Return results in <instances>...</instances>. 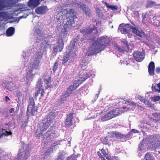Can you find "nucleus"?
Segmentation results:
<instances>
[{"label": "nucleus", "mask_w": 160, "mask_h": 160, "mask_svg": "<svg viewBox=\"0 0 160 160\" xmlns=\"http://www.w3.org/2000/svg\"><path fill=\"white\" fill-rule=\"evenodd\" d=\"M55 114L52 112L50 113L47 116V119L43 121L38 125V127L36 132V137L40 138H43L44 143L50 142V140L55 137V133L53 130L49 129L46 133L43 135V132L46 130L52 123L54 120Z\"/></svg>", "instance_id": "nucleus-1"}, {"label": "nucleus", "mask_w": 160, "mask_h": 160, "mask_svg": "<svg viewBox=\"0 0 160 160\" xmlns=\"http://www.w3.org/2000/svg\"><path fill=\"white\" fill-rule=\"evenodd\" d=\"M110 41H95L87 52L88 56H92L97 54L103 50L108 43Z\"/></svg>", "instance_id": "nucleus-2"}, {"label": "nucleus", "mask_w": 160, "mask_h": 160, "mask_svg": "<svg viewBox=\"0 0 160 160\" xmlns=\"http://www.w3.org/2000/svg\"><path fill=\"white\" fill-rule=\"evenodd\" d=\"M74 41L73 42H71L69 46L67 47L66 51V54L63 58V63L66 62L69 59H71L72 61L76 57L78 52L76 46H75V44L76 43V41Z\"/></svg>", "instance_id": "nucleus-3"}, {"label": "nucleus", "mask_w": 160, "mask_h": 160, "mask_svg": "<svg viewBox=\"0 0 160 160\" xmlns=\"http://www.w3.org/2000/svg\"><path fill=\"white\" fill-rule=\"evenodd\" d=\"M67 18L66 19L63 18V21L62 22V25L63 27L64 31L61 32L60 34L61 40H63V39L64 37H66L67 35L66 32L68 30H69L72 25L74 23V21H73L72 19Z\"/></svg>", "instance_id": "nucleus-4"}, {"label": "nucleus", "mask_w": 160, "mask_h": 160, "mask_svg": "<svg viewBox=\"0 0 160 160\" xmlns=\"http://www.w3.org/2000/svg\"><path fill=\"white\" fill-rule=\"evenodd\" d=\"M35 75V73L33 72V69L30 66L28 65V68L27 70L25 75H24L23 78L21 79L22 82H24L25 80V77L26 78V81L25 83L28 85L30 83L34 78Z\"/></svg>", "instance_id": "nucleus-5"}, {"label": "nucleus", "mask_w": 160, "mask_h": 160, "mask_svg": "<svg viewBox=\"0 0 160 160\" xmlns=\"http://www.w3.org/2000/svg\"><path fill=\"white\" fill-rule=\"evenodd\" d=\"M118 109H117L115 110L111 111L104 116L102 117L100 119L101 120L102 122L105 121L119 115L120 113L118 112Z\"/></svg>", "instance_id": "nucleus-6"}, {"label": "nucleus", "mask_w": 160, "mask_h": 160, "mask_svg": "<svg viewBox=\"0 0 160 160\" xmlns=\"http://www.w3.org/2000/svg\"><path fill=\"white\" fill-rule=\"evenodd\" d=\"M132 27L133 26L129 24H126L124 25H122V24L119 26L118 30L122 33L127 34L128 37L131 38V36L132 35H129V32L130 30L132 29Z\"/></svg>", "instance_id": "nucleus-7"}, {"label": "nucleus", "mask_w": 160, "mask_h": 160, "mask_svg": "<svg viewBox=\"0 0 160 160\" xmlns=\"http://www.w3.org/2000/svg\"><path fill=\"white\" fill-rule=\"evenodd\" d=\"M29 104L27 110V114L30 113L32 115L35 114L37 111L36 107L35 106V102L33 98H30L29 101Z\"/></svg>", "instance_id": "nucleus-8"}, {"label": "nucleus", "mask_w": 160, "mask_h": 160, "mask_svg": "<svg viewBox=\"0 0 160 160\" xmlns=\"http://www.w3.org/2000/svg\"><path fill=\"white\" fill-rule=\"evenodd\" d=\"M64 41H58L56 44L53 48V52L52 55L53 56H55L57 54L58 50L59 52L62 51L64 47Z\"/></svg>", "instance_id": "nucleus-9"}, {"label": "nucleus", "mask_w": 160, "mask_h": 160, "mask_svg": "<svg viewBox=\"0 0 160 160\" xmlns=\"http://www.w3.org/2000/svg\"><path fill=\"white\" fill-rule=\"evenodd\" d=\"M72 3L73 5L77 4V6L81 8L85 15L88 16L89 17H90L91 16V10L88 6L84 5H82L81 2H78L76 0L74 1Z\"/></svg>", "instance_id": "nucleus-10"}, {"label": "nucleus", "mask_w": 160, "mask_h": 160, "mask_svg": "<svg viewBox=\"0 0 160 160\" xmlns=\"http://www.w3.org/2000/svg\"><path fill=\"white\" fill-rule=\"evenodd\" d=\"M133 55L135 60L138 62H141L144 58L145 54L144 50L142 52L138 51H135L133 53Z\"/></svg>", "instance_id": "nucleus-11"}, {"label": "nucleus", "mask_w": 160, "mask_h": 160, "mask_svg": "<svg viewBox=\"0 0 160 160\" xmlns=\"http://www.w3.org/2000/svg\"><path fill=\"white\" fill-rule=\"evenodd\" d=\"M22 144V148L23 149H21L23 151L22 155L24 153V155L23 157V160H26L29 157V149L28 148V145L24 143L23 142H21Z\"/></svg>", "instance_id": "nucleus-12"}, {"label": "nucleus", "mask_w": 160, "mask_h": 160, "mask_svg": "<svg viewBox=\"0 0 160 160\" xmlns=\"http://www.w3.org/2000/svg\"><path fill=\"white\" fill-rule=\"evenodd\" d=\"M122 43L124 44V46L122 48H121L119 46L117 45H115V49H117L118 51L125 53L126 51L127 50V49H129V47L128 45V42L127 41H122Z\"/></svg>", "instance_id": "nucleus-13"}, {"label": "nucleus", "mask_w": 160, "mask_h": 160, "mask_svg": "<svg viewBox=\"0 0 160 160\" xmlns=\"http://www.w3.org/2000/svg\"><path fill=\"white\" fill-rule=\"evenodd\" d=\"M6 5L3 4L0 1V11L7 8ZM9 18V14L7 12H0V18L3 19H7Z\"/></svg>", "instance_id": "nucleus-14"}, {"label": "nucleus", "mask_w": 160, "mask_h": 160, "mask_svg": "<svg viewBox=\"0 0 160 160\" xmlns=\"http://www.w3.org/2000/svg\"><path fill=\"white\" fill-rule=\"evenodd\" d=\"M78 83L77 81H75L73 85H70L66 92H64L68 97L72 93V91L78 86Z\"/></svg>", "instance_id": "nucleus-15"}, {"label": "nucleus", "mask_w": 160, "mask_h": 160, "mask_svg": "<svg viewBox=\"0 0 160 160\" xmlns=\"http://www.w3.org/2000/svg\"><path fill=\"white\" fill-rule=\"evenodd\" d=\"M48 9L47 6L43 5L35 9V11L37 14H43L46 13Z\"/></svg>", "instance_id": "nucleus-16"}, {"label": "nucleus", "mask_w": 160, "mask_h": 160, "mask_svg": "<svg viewBox=\"0 0 160 160\" xmlns=\"http://www.w3.org/2000/svg\"><path fill=\"white\" fill-rule=\"evenodd\" d=\"M96 28L95 26H93L92 28L88 27L86 28H83L80 30V32L84 34L89 35L95 30Z\"/></svg>", "instance_id": "nucleus-17"}, {"label": "nucleus", "mask_w": 160, "mask_h": 160, "mask_svg": "<svg viewBox=\"0 0 160 160\" xmlns=\"http://www.w3.org/2000/svg\"><path fill=\"white\" fill-rule=\"evenodd\" d=\"M93 71H91L88 73H87L85 75H84L82 78L78 80L77 81L78 85H79L81 83H82L83 82L85 81L86 79L90 77V76H94L95 74L92 75Z\"/></svg>", "instance_id": "nucleus-18"}, {"label": "nucleus", "mask_w": 160, "mask_h": 160, "mask_svg": "<svg viewBox=\"0 0 160 160\" xmlns=\"http://www.w3.org/2000/svg\"><path fill=\"white\" fill-rule=\"evenodd\" d=\"M40 0H29L28 6L30 8H35L40 4Z\"/></svg>", "instance_id": "nucleus-19"}, {"label": "nucleus", "mask_w": 160, "mask_h": 160, "mask_svg": "<svg viewBox=\"0 0 160 160\" xmlns=\"http://www.w3.org/2000/svg\"><path fill=\"white\" fill-rule=\"evenodd\" d=\"M72 115L73 113L72 112H70L67 115L65 122V125L67 126H70L72 125V121L73 118Z\"/></svg>", "instance_id": "nucleus-20"}, {"label": "nucleus", "mask_w": 160, "mask_h": 160, "mask_svg": "<svg viewBox=\"0 0 160 160\" xmlns=\"http://www.w3.org/2000/svg\"><path fill=\"white\" fill-rule=\"evenodd\" d=\"M31 52L27 51L25 52L23 51L22 54V61L24 62V64H25L28 62L29 56L30 55Z\"/></svg>", "instance_id": "nucleus-21"}, {"label": "nucleus", "mask_w": 160, "mask_h": 160, "mask_svg": "<svg viewBox=\"0 0 160 160\" xmlns=\"http://www.w3.org/2000/svg\"><path fill=\"white\" fill-rule=\"evenodd\" d=\"M155 65L154 62L151 61L149 63L148 66V71L149 74L153 76L154 74Z\"/></svg>", "instance_id": "nucleus-22"}, {"label": "nucleus", "mask_w": 160, "mask_h": 160, "mask_svg": "<svg viewBox=\"0 0 160 160\" xmlns=\"http://www.w3.org/2000/svg\"><path fill=\"white\" fill-rule=\"evenodd\" d=\"M40 62V59H38L37 58H35L33 63L32 64L31 63L28 65L30 66L32 68L37 69L39 67V63Z\"/></svg>", "instance_id": "nucleus-23"}, {"label": "nucleus", "mask_w": 160, "mask_h": 160, "mask_svg": "<svg viewBox=\"0 0 160 160\" xmlns=\"http://www.w3.org/2000/svg\"><path fill=\"white\" fill-rule=\"evenodd\" d=\"M68 18L70 19L72 18L73 21H74V19L77 18V16L76 15V12H74V10L71 9L69 11V12L67 14Z\"/></svg>", "instance_id": "nucleus-24"}, {"label": "nucleus", "mask_w": 160, "mask_h": 160, "mask_svg": "<svg viewBox=\"0 0 160 160\" xmlns=\"http://www.w3.org/2000/svg\"><path fill=\"white\" fill-rule=\"evenodd\" d=\"M111 135L112 137V138L114 139L115 137L118 138H122L125 137V135L122 134L118 132H111Z\"/></svg>", "instance_id": "nucleus-25"}, {"label": "nucleus", "mask_w": 160, "mask_h": 160, "mask_svg": "<svg viewBox=\"0 0 160 160\" xmlns=\"http://www.w3.org/2000/svg\"><path fill=\"white\" fill-rule=\"evenodd\" d=\"M153 6H160V4H156L155 2L151 0H148L147 1V4L146 6V8L151 7Z\"/></svg>", "instance_id": "nucleus-26"}, {"label": "nucleus", "mask_w": 160, "mask_h": 160, "mask_svg": "<svg viewBox=\"0 0 160 160\" xmlns=\"http://www.w3.org/2000/svg\"><path fill=\"white\" fill-rule=\"evenodd\" d=\"M153 91L156 92H160V82L158 84H153L152 86Z\"/></svg>", "instance_id": "nucleus-27"}, {"label": "nucleus", "mask_w": 160, "mask_h": 160, "mask_svg": "<svg viewBox=\"0 0 160 160\" xmlns=\"http://www.w3.org/2000/svg\"><path fill=\"white\" fill-rule=\"evenodd\" d=\"M15 28L13 27L9 28L6 31V34L8 36H12L15 32Z\"/></svg>", "instance_id": "nucleus-28"}, {"label": "nucleus", "mask_w": 160, "mask_h": 160, "mask_svg": "<svg viewBox=\"0 0 160 160\" xmlns=\"http://www.w3.org/2000/svg\"><path fill=\"white\" fill-rule=\"evenodd\" d=\"M43 50L42 49H40L38 51H37L35 54V58H37L38 59H40L41 58L43 54Z\"/></svg>", "instance_id": "nucleus-29"}, {"label": "nucleus", "mask_w": 160, "mask_h": 160, "mask_svg": "<svg viewBox=\"0 0 160 160\" xmlns=\"http://www.w3.org/2000/svg\"><path fill=\"white\" fill-rule=\"evenodd\" d=\"M153 154L150 153H146L145 156V158L146 160H156Z\"/></svg>", "instance_id": "nucleus-30"}, {"label": "nucleus", "mask_w": 160, "mask_h": 160, "mask_svg": "<svg viewBox=\"0 0 160 160\" xmlns=\"http://www.w3.org/2000/svg\"><path fill=\"white\" fill-rule=\"evenodd\" d=\"M132 29V32L135 35L139 37H142V34L143 33V32H140L136 28L133 27Z\"/></svg>", "instance_id": "nucleus-31"}, {"label": "nucleus", "mask_w": 160, "mask_h": 160, "mask_svg": "<svg viewBox=\"0 0 160 160\" xmlns=\"http://www.w3.org/2000/svg\"><path fill=\"white\" fill-rule=\"evenodd\" d=\"M68 97L64 92L63 93L59 100L61 103L64 102L66 100Z\"/></svg>", "instance_id": "nucleus-32"}, {"label": "nucleus", "mask_w": 160, "mask_h": 160, "mask_svg": "<svg viewBox=\"0 0 160 160\" xmlns=\"http://www.w3.org/2000/svg\"><path fill=\"white\" fill-rule=\"evenodd\" d=\"M104 4L105 5L106 7L107 8H110L112 10L114 11L115 10H117L118 9V7L116 5L112 6L111 5H110L107 2H104Z\"/></svg>", "instance_id": "nucleus-33"}, {"label": "nucleus", "mask_w": 160, "mask_h": 160, "mask_svg": "<svg viewBox=\"0 0 160 160\" xmlns=\"http://www.w3.org/2000/svg\"><path fill=\"white\" fill-rule=\"evenodd\" d=\"M88 63V60H82L80 62V67L81 68L84 69L86 68V66L87 65Z\"/></svg>", "instance_id": "nucleus-34"}, {"label": "nucleus", "mask_w": 160, "mask_h": 160, "mask_svg": "<svg viewBox=\"0 0 160 160\" xmlns=\"http://www.w3.org/2000/svg\"><path fill=\"white\" fill-rule=\"evenodd\" d=\"M62 9L60 12H59L56 15V18L59 21H60L61 20H62L63 16H62Z\"/></svg>", "instance_id": "nucleus-35"}, {"label": "nucleus", "mask_w": 160, "mask_h": 160, "mask_svg": "<svg viewBox=\"0 0 160 160\" xmlns=\"http://www.w3.org/2000/svg\"><path fill=\"white\" fill-rule=\"evenodd\" d=\"M12 133L11 132H8L5 130H3L2 132L0 134V138L3 136H7L9 135H11Z\"/></svg>", "instance_id": "nucleus-36"}, {"label": "nucleus", "mask_w": 160, "mask_h": 160, "mask_svg": "<svg viewBox=\"0 0 160 160\" xmlns=\"http://www.w3.org/2000/svg\"><path fill=\"white\" fill-rule=\"evenodd\" d=\"M115 140L112 138H109V139H105V140L102 141V143L105 144H109L111 143V142H113Z\"/></svg>", "instance_id": "nucleus-37"}, {"label": "nucleus", "mask_w": 160, "mask_h": 160, "mask_svg": "<svg viewBox=\"0 0 160 160\" xmlns=\"http://www.w3.org/2000/svg\"><path fill=\"white\" fill-rule=\"evenodd\" d=\"M22 153H23V151L21 150H20L17 157L14 159H12L10 160H20L23 154Z\"/></svg>", "instance_id": "nucleus-38"}, {"label": "nucleus", "mask_w": 160, "mask_h": 160, "mask_svg": "<svg viewBox=\"0 0 160 160\" xmlns=\"http://www.w3.org/2000/svg\"><path fill=\"white\" fill-rule=\"evenodd\" d=\"M65 154L64 152H60L57 160H66L64 159V155Z\"/></svg>", "instance_id": "nucleus-39"}, {"label": "nucleus", "mask_w": 160, "mask_h": 160, "mask_svg": "<svg viewBox=\"0 0 160 160\" xmlns=\"http://www.w3.org/2000/svg\"><path fill=\"white\" fill-rule=\"evenodd\" d=\"M15 87V84L12 82H10L8 84V86L7 87V89L10 91H11L12 90V88H14Z\"/></svg>", "instance_id": "nucleus-40"}, {"label": "nucleus", "mask_w": 160, "mask_h": 160, "mask_svg": "<svg viewBox=\"0 0 160 160\" xmlns=\"http://www.w3.org/2000/svg\"><path fill=\"white\" fill-rule=\"evenodd\" d=\"M111 39L110 37H108L107 36H104L102 37H100L98 39H97V40H111Z\"/></svg>", "instance_id": "nucleus-41"}, {"label": "nucleus", "mask_w": 160, "mask_h": 160, "mask_svg": "<svg viewBox=\"0 0 160 160\" xmlns=\"http://www.w3.org/2000/svg\"><path fill=\"white\" fill-rule=\"evenodd\" d=\"M81 90L82 91V93L84 95H86L87 94L88 92V89L85 86L82 87L81 88Z\"/></svg>", "instance_id": "nucleus-42"}, {"label": "nucleus", "mask_w": 160, "mask_h": 160, "mask_svg": "<svg viewBox=\"0 0 160 160\" xmlns=\"http://www.w3.org/2000/svg\"><path fill=\"white\" fill-rule=\"evenodd\" d=\"M34 34L35 35H38L41 36L42 35V32L39 29H36L35 31Z\"/></svg>", "instance_id": "nucleus-43"}, {"label": "nucleus", "mask_w": 160, "mask_h": 160, "mask_svg": "<svg viewBox=\"0 0 160 160\" xmlns=\"http://www.w3.org/2000/svg\"><path fill=\"white\" fill-rule=\"evenodd\" d=\"M143 102L146 105H148V107L151 108L152 107V105H151L150 102L148 100L145 99Z\"/></svg>", "instance_id": "nucleus-44"}, {"label": "nucleus", "mask_w": 160, "mask_h": 160, "mask_svg": "<svg viewBox=\"0 0 160 160\" xmlns=\"http://www.w3.org/2000/svg\"><path fill=\"white\" fill-rule=\"evenodd\" d=\"M42 86V82L41 79L39 80L37 82L36 85V87L37 88H41Z\"/></svg>", "instance_id": "nucleus-45"}, {"label": "nucleus", "mask_w": 160, "mask_h": 160, "mask_svg": "<svg viewBox=\"0 0 160 160\" xmlns=\"http://www.w3.org/2000/svg\"><path fill=\"white\" fill-rule=\"evenodd\" d=\"M51 79V78L49 77L45 78L44 82L45 84H51L50 82Z\"/></svg>", "instance_id": "nucleus-46"}, {"label": "nucleus", "mask_w": 160, "mask_h": 160, "mask_svg": "<svg viewBox=\"0 0 160 160\" xmlns=\"http://www.w3.org/2000/svg\"><path fill=\"white\" fill-rule=\"evenodd\" d=\"M144 142V140H143L139 144L138 149L139 150L142 151L143 149V144Z\"/></svg>", "instance_id": "nucleus-47"}, {"label": "nucleus", "mask_w": 160, "mask_h": 160, "mask_svg": "<svg viewBox=\"0 0 160 160\" xmlns=\"http://www.w3.org/2000/svg\"><path fill=\"white\" fill-rule=\"evenodd\" d=\"M58 67V63L57 62H56L54 65V66L53 68V72H55V71L57 69Z\"/></svg>", "instance_id": "nucleus-48"}, {"label": "nucleus", "mask_w": 160, "mask_h": 160, "mask_svg": "<svg viewBox=\"0 0 160 160\" xmlns=\"http://www.w3.org/2000/svg\"><path fill=\"white\" fill-rule=\"evenodd\" d=\"M154 102H156L159 101L160 99V96H154L152 98Z\"/></svg>", "instance_id": "nucleus-49"}, {"label": "nucleus", "mask_w": 160, "mask_h": 160, "mask_svg": "<svg viewBox=\"0 0 160 160\" xmlns=\"http://www.w3.org/2000/svg\"><path fill=\"white\" fill-rule=\"evenodd\" d=\"M38 90L39 91H40L39 93L41 95V97H42L44 93V90L42 89V88H38Z\"/></svg>", "instance_id": "nucleus-50"}, {"label": "nucleus", "mask_w": 160, "mask_h": 160, "mask_svg": "<svg viewBox=\"0 0 160 160\" xmlns=\"http://www.w3.org/2000/svg\"><path fill=\"white\" fill-rule=\"evenodd\" d=\"M157 27H160V21L158 20H155L153 22Z\"/></svg>", "instance_id": "nucleus-51"}, {"label": "nucleus", "mask_w": 160, "mask_h": 160, "mask_svg": "<svg viewBox=\"0 0 160 160\" xmlns=\"http://www.w3.org/2000/svg\"><path fill=\"white\" fill-rule=\"evenodd\" d=\"M128 45L129 47V49H127V50L132 49L134 48V45L132 41L131 42L130 44H129L128 45Z\"/></svg>", "instance_id": "nucleus-52"}, {"label": "nucleus", "mask_w": 160, "mask_h": 160, "mask_svg": "<svg viewBox=\"0 0 160 160\" xmlns=\"http://www.w3.org/2000/svg\"><path fill=\"white\" fill-rule=\"evenodd\" d=\"M52 148L51 147L48 150V151L45 152V154L46 155L50 154L52 152Z\"/></svg>", "instance_id": "nucleus-53"}, {"label": "nucleus", "mask_w": 160, "mask_h": 160, "mask_svg": "<svg viewBox=\"0 0 160 160\" xmlns=\"http://www.w3.org/2000/svg\"><path fill=\"white\" fill-rule=\"evenodd\" d=\"M74 155H72L67 158L66 160H74Z\"/></svg>", "instance_id": "nucleus-54"}, {"label": "nucleus", "mask_w": 160, "mask_h": 160, "mask_svg": "<svg viewBox=\"0 0 160 160\" xmlns=\"http://www.w3.org/2000/svg\"><path fill=\"white\" fill-rule=\"evenodd\" d=\"M153 39L155 40H158L159 39V37L158 36V35L156 34H153L152 35Z\"/></svg>", "instance_id": "nucleus-55"}, {"label": "nucleus", "mask_w": 160, "mask_h": 160, "mask_svg": "<svg viewBox=\"0 0 160 160\" xmlns=\"http://www.w3.org/2000/svg\"><path fill=\"white\" fill-rule=\"evenodd\" d=\"M16 94L17 96L18 99V100H19V99L21 97L22 95V92H20L18 91L17 92Z\"/></svg>", "instance_id": "nucleus-56"}, {"label": "nucleus", "mask_w": 160, "mask_h": 160, "mask_svg": "<svg viewBox=\"0 0 160 160\" xmlns=\"http://www.w3.org/2000/svg\"><path fill=\"white\" fill-rule=\"evenodd\" d=\"M46 85L45 86V90L49 89L51 88L52 85L51 84H46Z\"/></svg>", "instance_id": "nucleus-57"}, {"label": "nucleus", "mask_w": 160, "mask_h": 160, "mask_svg": "<svg viewBox=\"0 0 160 160\" xmlns=\"http://www.w3.org/2000/svg\"><path fill=\"white\" fill-rule=\"evenodd\" d=\"M138 99L140 101H141L142 102H143L145 100V98L142 96H138Z\"/></svg>", "instance_id": "nucleus-58"}, {"label": "nucleus", "mask_w": 160, "mask_h": 160, "mask_svg": "<svg viewBox=\"0 0 160 160\" xmlns=\"http://www.w3.org/2000/svg\"><path fill=\"white\" fill-rule=\"evenodd\" d=\"M104 156L108 160H115L114 158H111L108 156L107 154Z\"/></svg>", "instance_id": "nucleus-59"}, {"label": "nucleus", "mask_w": 160, "mask_h": 160, "mask_svg": "<svg viewBox=\"0 0 160 160\" xmlns=\"http://www.w3.org/2000/svg\"><path fill=\"white\" fill-rule=\"evenodd\" d=\"M98 113H97L96 115H94L93 116L92 115V116H91V117H90L89 118H87V119H93V118H95L97 116H98Z\"/></svg>", "instance_id": "nucleus-60"}, {"label": "nucleus", "mask_w": 160, "mask_h": 160, "mask_svg": "<svg viewBox=\"0 0 160 160\" xmlns=\"http://www.w3.org/2000/svg\"><path fill=\"white\" fill-rule=\"evenodd\" d=\"M155 72H156L157 73H160V67L156 68Z\"/></svg>", "instance_id": "nucleus-61"}, {"label": "nucleus", "mask_w": 160, "mask_h": 160, "mask_svg": "<svg viewBox=\"0 0 160 160\" xmlns=\"http://www.w3.org/2000/svg\"><path fill=\"white\" fill-rule=\"evenodd\" d=\"M153 116L155 117H159L160 118V113L157 114V113H153L152 114Z\"/></svg>", "instance_id": "nucleus-62"}, {"label": "nucleus", "mask_w": 160, "mask_h": 160, "mask_svg": "<svg viewBox=\"0 0 160 160\" xmlns=\"http://www.w3.org/2000/svg\"><path fill=\"white\" fill-rule=\"evenodd\" d=\"M146 15H144L143 17L142 22L145 23L146 19Z\"/></svg>", "instance_id": "nucleus-63"}, {"label": "nucleus", "mask_w": 160, "mask_h": 160, "mask_svg": "<svg viewBox=\"0 0 160 160\" xmlns=\"http://www.w3.org/2000/svg\"><path fill=\"white\" fill-rule=\"evenodd\" d=\"M131 131L132 132H133L134 133H138L139 132V131H138V130H137L136 129H132L131 130Z\"/></svg>", "instance_id": "nucleus-64"}]
</instances>
